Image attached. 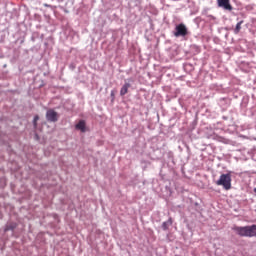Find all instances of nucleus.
I'll return each instance as SVG.
<instances>
[{"label":"nucleus","instance_id":"1","mask_svg":"<svg viewBox=\"0 0 256 256\" xmlns=\"http://www.w3.org/2000/svg\"><path fill=\"white\" fill-rule=\"evenodd\" d=\"M231 174H222L220 178L216 181V185L223 187L226 191L231 189Z\"/></svg>","mask_w":256,"mask_h":256},{"label":"nucleus","instance_id":"2","mask_svg":"<svg viewBox=\"0 0 256 256\" xmlns=\"http://www.w3.org/2000/svg\"><path fill=\"white\" fill-rule=\"evenodd\" d=\"M232 229L240 237H250V226H234Z\"/></svg>","mask_w":256,"mask_h":256},{"label":"nucleus","instance_id":"3","mask_svg":"<svg viewBox=\"0 0 256 256\" xmlns=\"http://www.w3.org/2000/svg\"><path fill=\"white\" fill-rule=\"evenodd\" d=\"M186 35H189V31L187 30V26H185V24H183V23L178 24L175 27L174 36H176V37H186Z\"/></svg>","mask_w":256,"mask_h":256},{"label":"nucleus","instance_id":"4","mask_svg":"<svg viewBox=\"0 0 256 256\" xmlns=\"http://www.w3.org/2000/svg\"><path fill=\"white\" fill-rule=\"evenodd\" d=\"M46 119L47 121H49L50 123H57V121H59V113H57L55 110L53 109H49L46 112Z\"/></svg>","mask_w":256,"mask_h":256},{"label":"nucleus","instance_id":"5","mask_svg":"<svg viewBox=\"0 0 256 256\" xmlns=\"http://www.w3.org/2000/svg\"><path fill=\"white\" fill-rule=\"evenodd\" d=\"M218 7L224 9V11H233V6L230 0H217Z\"/></svg>","mask_w":256,"mask_h":256},{"label":"nucleus","instance_id":"6","mask_svg":"<svg viewBox=\"0 0 256 256\" xmlns=\"http://www.w3.org/2000/svg\"><path fill=\"white\" fill-rule=\"evenodd\" d=\"M75 129L81 131V133H85V131H87L85 120H80L79 123L76 124Z\"/></svg>","mask_w":256,"mask_h":256},{"label":"nucleus","instance_id":"7","mask_svg":"<svg viewBox=\"0 0 256 256\" xmlns=\"http://www.w3.org/2000/svg\"><path fill=\"white\" fill-rule=\"evenodd\" d=\"M129 87H131V84L130 83H125L121 90H120V95L121 97H123L124 95H127V93H129Z\"/></svg>","mask_w":256,"mask_h":256},{"label":"nucleus","instance_id":"8","mask_svg":"<svg viewBox=\"0 0 256 256\" xmlns=\"http://www.w3.org/2000/svg\"><path fill=\"white\" fill-rule=\"evenodd\" d=\"M241 25H243V21H240L236 24V28L234 30L235 34L239 33L241 31Z\"/></svg>","mask_w":256,"mask_h":256},{"label":"nucleus","instance_id":"9","mask_svg":"<svg viewBox=\"0 0 256 256\" xmlns=\"http://www.w3.org/2000/svg\"><path fill=\"white\" fill-rule=\"evenodd\" d=\"M162 228L164 229V231H167L169 229V224L167 222H163Z\"/></svg>","mask_w":256,"mask_h":256},{"label":"nucleus","instance_id":"10","mask_svg":"<svg viewBox=\"0 0 256 256\" xmlns=\"http://www.w3.org/2000/svg\"><path fill=\"white\" fill-rule=\"evenodd\" d=\"M39 121V116H35L33 123H34V127H37V122Z\"/></svg>","mask_w":256,"mask_h":256},{"label":"nucleus","instance_id":"11","mask_svg":"<svg viewBox=\"0 0 256 256\" xmlns=\"http://www.w3.org/2000/svg\"><path fill=\"white\" fill-rule=\"evenodd\" d=\"M166 223L168 225H173V219L172 218H169L168 221H166Z\"/></svg>","mask_w":256,"mask_h":256},{"label":"nucleus","instance_id":"12","mask_svg":"<svg viewBox=\"0 0 256 256\" xmlns=\"http://www.w3.org/2000/svg\"><path fill=\"white\" fill-rule=\"evenodd\" d=\"M110 95H111L112 99H115V91L112 90Z\"/></svg>","mask_w":256,"mask_h":256},{"label":"nucleus","instance_id":"13","mask_svg":"<svg viewBox=\"0 0 256 256\" xmlns=\"http://www.w3.org/2000/svg\"><path fill=\"white\" fill-rule=\"evenodd\" d=\"M254 193H256V188H254Z\"/></svg>","mask_w":256,"mask_h":256}]
</instances>
